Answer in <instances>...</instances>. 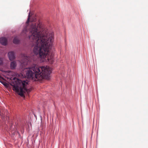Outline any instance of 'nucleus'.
<instances>
[{
    "instance_id": "f257e3e1",
    "label": "nucleus",
    "mask_w": 148,
    "mask_h": 148,
    "mask_svg": "<svg viewBox=\"0 0 148 148\" xmlns=\"http://www.w3.org/2000/svg\"><path fill=\"white\" fill-rule=\"evenodd\" d=\"M36 20L35 17L33 18L31 21L33 22L30 26H27L23 29L22 34H26L29 28L30 34L29 38L34 46L33 51L34 54H39L40 57L45 61L52 64L54 61V52L51 49L54 39L53 34H44L42 23L39 22H34Z\"/></svg>"
},
{
    "instance_id": "f03ea898",
    "label": "nucleus",
    "mask_w": 148,
    "mask_h": 148,
    "mask_svg": "<svg viewBox=\"0 0 148 148\" xmlns=\"http://www.w3.org/2000/svg\"><path fill=\"white\" fill-rule=\"evenodd\" d=\"M34 56L31 57L24 54L23 56L22 60L21 61V65L24 69L23 73L24 76L34 80H40L44 78L49 79V75L51 73V69L49 67L42 66L39 67L36 65H34L31 68H25V65L28 64L29 62L33 60Z\"/></svg>"
},
{
    "instance_id": "7ed1b4c3",
    "label": "nucleus",
    "mask_w": 148,
    "mask_h": 148,
    "mask_svg": "<svg viewBox=\"0 0 148 148\" xmlns=\"http://www.w3.org/2000/svg\"><path fill=\"white\" fill-rule=\"evenodd\" d=\"M11 84L13 87V90L21 96H24V93L26 92H28L31 91V89H27V88L28 81H22L15 77L14 78Z\"/></svg>"
},
{
    "instance_id": "20e7f679",
    "label": "nucleus",
    "mask_w": 148,
    "mask_h": 148,
    "mask_svg": "<svg viewBox=\"0 0 148 148\" xmlns=\"http://www.w3.org/2000/svg\"><path fill=\"white\" fill-rule=\"evenodd\" d=\"M8 55L10 60H12L15 58L14 53V52H10L8 53Z\"/></svg>"
},
{
    "instance_id": "39448f33",
    "label": "nucleus",
    "mask_w": 148,
    "mask_h": 148,
    "mask_svg": "<svg viewBox=\"0 0 148 148\" xmlns=\"http://www.w3.org/2000/svg\"><path fill=\"white\" fill-rule=\"evenodd\" d=\"M1 43L2 45H6L7 44V40L5 38H1Z\"/></svg>"
},
{
    "instance_id": "423d86ee",
    "label": "nucleus",
    "mask_w": 148,
    "mask_h": 148,
    "mask_svg": "<svg viewBox=\"0 0 148 148\" xmlns=\"http://www.w3.org/2000/svg\"><path fill=\"white\" fill-rule=\"evenodd\" d=\"M31 124L29 123H27L23 126V130L25 129H26V130H29L30 129H31Z\"/></svg>"
},
{
    "instance_id": "0eeeda50",
    "label": "nucleus",
    "mask_w": 148,
    "mask_h": 148,
    "mask_svg": "<svg viewBox=\"0 0 148 148\" xmlns=\"http://www.w3.org/2000/svg\"><path fill=\"white\" fill-rule=\"evenodd\" d=\"M16 62L15 61H12L11 62L10 64V67L12 69H14L16 68Z\"/></svg>"
},
{
    "instance_id": "6e6552de",
    "label": "nucleus",
    "mask_w": 148,
    "mask_h": 148,
    "mask_svg": "<svg viewBox=\"0 0 148 148\" xmlns=\"http://www.w3.org/2000/svg\"><path fill=\"white\" fill-rule=\"evenodd\" d=\"M19 42V41L16 37L14 38L13 40V42L15 44H17Z\"/></svg>"
},
{
    "instance_id": "1a4fd4ad",
    "label": "nucleus",
    "mask_w": 148,
    "mask_h": 148,
    "mask_svg": "<svg viewBox=\"0 0 148 148\" xmlns=\"http://www.w3.org/2000/svg\"><path fill=\"white\" fill-rule=\"evenodd\" d=\"M45 128V126L44 123H42L41 124L40 128L39 129L40 130H43Z\"/></svg>"
},
{
    "instance_id": "9d476101",
    "label": "nucleus",
    "mask_w": 148,
    "mask_h": 148,
    "mask_svg": "<svg viewBox=\"0 0 148 148\" xmlns=\"http://www.w3.org/2000/svg\"><path fill=\"white\" fill-rule=\"evenodd\" d=\"M1 83H2L4 86H8V84L5 82H2L1 81Z\"/></svg>"
},
{
    "instance_id": "9b49d317",
    "label": "nucleus",
    "mask_w": 148,
    "mask_h": 148,
    "mask_svg": "<svg viewBox=\"0 0 148 148\" xmlns=\"http://www.w3.org/2000/svg\"><path fill=\"white\" fill-rule=\"evenodd\" d=\"M30 16V13H29V15H28V18L27 20V21L26 22V24H28V23L30 21V20H29Z\"/></svg>"
},
{
    "instance_id": "f8f14e48",
    "label": "nucleus",
    "mask_w": 148,
    "mask_h": 148,
    "mask_svg": "<svg viewBox=\"0 0 148 148\" xmlns=\"http://www.w3.org/2000/svg\"><path fill=\"white\" fill-rule=\"evenodd\" d=\"M2 118V119L4 121L6 120L7 119V117H5V115H4V116H3V118Z\"/></svg>"
},
{
    "instance_id": "ddd939ff",
    "label": "nucleus",
    "mask_w": 148,
    "mask_h": 148,
    "mask_svg": "<svg viewBox=\"0 0 148 148\" xmlns=\"http://www.w3.org/2000/svg\"><path fill=\"white\" fill-rule=\"evenodd\" d=\"M0 64H1V65L2 64V61L1 60V63H0Z\"/></svg>"
},
{
    "instance_id": "4468645a",
    "label": "nucleus",
    "mask_w": 148,
    "mask_h": 148,
    "mask_svg": "<svg viewBox=\"0 0 148 148\" xmlns=\"http://www.w3.org/2000/svg\"><path fill=\"white\" fill-rule=\"evenodd\" d=\"M0 78H1H1H2V77L1 76V77H0Z\"/></svg>"
},
{
    "instance_id": "2eb2a0df",
    "label": "nucleus",
    "mask_w": 148,
    "mask_h": 148,
    "mask_svg": "<svg viewBox=\"0 0 148 148\" xmlns=\"http://www.w3.org/2000/svg\"><path fill=\"white\" fill-rule=\"evenodd\" d=\"M4 123H5V121H4Z\"/></svg>"
}]
</instances>
